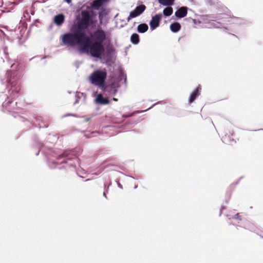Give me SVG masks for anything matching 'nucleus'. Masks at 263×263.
Here are the masks:
<instances>
[{
	"instance_id": "1",
	"label": "nucleus",
	"mask_w": 263,
	"mask_h": 263,
	"mask_svg": "<svg viewBox=\"0 0 263 263\" xmlns=\"http://www.w3.org/2000/svg\"><path fill=\"white\" fill-rule=\"evenodd\" d=\"M109 42V35L101 29L91 32L89 37L85 34L84 53L95 58L102 59L105 51L104 45Z\"/></svg>"
},
{
	"instance_id": "2",
	"label": "nucleus",
	"mask_w": 263,
	"mask_h": 263,
	"mask_svg": "<svg viewBox=\"0 0 263 263\" xmlns=\"http://www.w3.org/2000/svg\"><path fill=\"white\" fill-rule=\"evenodd\" d=\"M61 40L65 46L73 47L78 45L80 51L84 53L85 33L83 31L77 30L74 32L65 33L61 36Z\"/></svg>"
},
{
	"instance_id": "3",
	"label": "nucleus",
	"mask_w": 263,
	"mask_h": 263,
	"mask_svg": "<svg viewBox=\"0 0 263 263\" xmlns=\"http://www.w3.org/2000/svg\"><path fill=\"white\" fill-rule=\"evenodd\" d=\"M107 77L105 69L94 71L88 77L89 82L93 85L102 89L105 88V80Z\"/></svg>"
},
{
	"instance_id": "4",
	"label": "nucleus",
	"mask_w": 263,
	"mask_h": 263,
	"mask_svg": "<svg viewBox=\"0 0 263 263\" xmlns=\"http://www.w3.org/2000/svg\"><path fill=\"white\" fill-rule=\"evenodd\" d=\"M194 23L196 25L198 23L199 26L202 28H212L219 27L218 22L210 19L208 16H201L198 21L194 20Z\"/></svg>"
},
{
	"instance_id": "5",
	"label": "nucleus",
	"mask_w": 263,
	"mask_h": 263,
	"mask_svg": "<svg viewBox=\"0 0 263 263\" xmlns=\"http://www.w3.org/2000/svg\"><path fill=\"white\" fill-rule=\"evenodd\" d=\"M91 18L89 12L83 11L82 12V18L80 21L79 27L81 28H86L90 23Z\"/></svg>"
},
{
	"instance_id": "6",
	"label": "nucleus",
	"mask_w": 263,
	"mask_h": 263,
	"mask_svg": "<svg viewBox=\"0 0 263 263\" xmlns=\"http://www.w3.org/2000/svg\"><path fill=\"white\" fill-rule=\"evenodd\" d=\"M146 7L144 5H141L137 6L135 9L130 12L129 15L127 18L129 22L132 18L136 17L142 14L145 10Z\"/></svg>"
},
{
	"instance_id": "7",
	"label": "nucleus",
	"mask_w": 263,
	"mask_h": 263,
	"mask_svg": "<svg viewBox=\"0 0 263 263\" xmlns=\"http://www.w3.org/2000/svg\"><path fill=\"white\" fill-rule=\"evenodd\" d=\"M162 16V15L161 14H158L152 17L149 23L150 28L151 30H153L159 26V23Z\"/></svg>"
},
{
	"instance_id": "8",
	"label": "nucleus",
	"mask_w": 263,
	"mask_h": 263,
	"mask_svg": "<svg viewBox=\"0 0 263 263\" xmlns=\"http://www.w3.org/2000/svg\"><path fill=\"white\" fill-rule=\"evenodd\" d=\"M187 8L185 7H182L180 8L177 11L175 12V15L177 17L182 18L185 16L187 14Z\"/></svg>"
},
{
	"instance_id": "9",
	"label": "nucleus",
	"mask_w": 263,
	"mask_h": 263,
	"mask_svg": "<svg viewBox=\"0 0 263 263\" xmlns=\"http://www.w3.org/2000/svg\"><path fill=\"white\" fill-rule=\"evenodd\" d=\"M96 102L97 103L101 104H107L109 103V101L107 98H104L102 95L99 94L97 96Z\"/></svg>"
},
{
	"instance_id": "10",
	"label": "nucleus",
	"mask_w": 263,
	"mask_h": 263,
	"mask_svg": "<svg viewBox=\"0 0 263 263\" xmlns=\"http://www.w3.org/2000/svg\"><path fill=\"white\" fill-rule=\"evenodd\" d=\"M201 90V88L200 86H198L197 89L192 93L190 97L189 102H193L196 98L200 95Z\"/></svg>"
},
{
	"instance_id": "11",
	"label": "nucleus",
	"mask_w": 263,
	"mask_h": 263,
	"mask_svg": "<svg viewBox=\"0 0 263 263\" xmlns=\"http://www.w3.org/2000/svg\"><path fill=\"white\" fill-rule=\"evenodd\" d=\"M64 21V16L63 14L56 15L54 18V22L58 26L62 25Z\"/></svg>"
},
{
	"instance_id": "12",
	"label": "nucleus",
	"mask_w": 263,
	"mask_h": 263,
	"mask_svg": "<svg viewBox=\"0 0 263 263\" xmlns=\"http://www.w3.org/2000/svg\"><path fill=\"white\" fill-rule=\"evenodd\" d=\"M159 4L165 6H171L174 5L175 0H158Z\"/></svg>"
},
{
	"instance_id": "13",
	"label": "nucleus",
	"mask_w": 263,
	"mask_h": 263,
	"mask_svg": "<svg viewBox=\"0 0 263 263\" xmlns=\"http://www.w3.org/2000/svg\"><path fill=\"white\" fill-rule=\"evenodd\" d=\"M105 1V0H96L93 2L92 6L94 9H98Z\"/></svg>"
},
{
	"instance_id": "14",
	"label": "nucleus",
	"mask_w": 263,
	"mask_h": 263,
	"mask_svg": "<svg viewBox=\"0 0 263 263\" xmlns=\"http://www.w3.org/2000/svg\"><path fill=\"white\" fill-rule=\"evenodd\" d=\"M180 25L178 23H174L170 26L171 30L174 32L178 31L180 30Z\"/></svg>"
},
{
	"instance_id": "15",
	"label": "nucleus",
	"mask_w": 263,
	"mask_h": 263,
	"mask_svg": "<svg viewBox=\"0 0 263 263\" xmlns=\"http://www.w3.org/2000/svg\"><path fill=\"white\" fill-rule=\"evenodd\" d=\"M173 8L170 6H167V7L163 10V15L166 17L171 15L173 13Z\"/></svg>"
},
{
	"instance_id": "16",
	"label": "nucleus",
	"mask_w": 263,
	"mask_h": 263,
	"mask_svg": "<svg viewBox=\"0 0 263 263\" xmlns=\"http://www.w3.org/2000/svg\"><path fill=\"white\" fill-rule=\"evenodd\" d=\"M148 29V26L145 24H142L138 26V30L139 32L144 33Z\"/></svg>"
},
{
	"instance_id": "17",
	"label": "nucleus",
	"mask_w": 263,
	"mask_h": 263,
	"mask_svg": "<svg viewBox=\"0 0 263 263\" xmlns=\"http://www.w3.org/2000/svg\"><path fill=\"white\" fill-rule=\"evenodd\" d=\"M131 41L134 44H137L139 42V35L137 34H133L130 37Z\"/></svg>"
},
{
	"instance_id": "18",
	"label": "nucleus",
	"mask_w": 263,
	"mask_h": 263,
	"mask_svg": "<svg viewBox=\"0 0 263 263\" xmlns=\"http://www.w3.org/2000/svg\"><path fill=\"white\" fill-rule=\"evenodd\" d=\"M66 2H67V3L69 4L71 3V0H64Z\"/></svg>"
},
{
	"instance_id": "19",
	"label": "nucleus",
	"mask_w": 263,
	"mask_h": 263,
	"mask_svg": "<svg viewBox=\"0 0 263 263\" xmlns=\"http://www.w3.org/2000/svg\"><path fill=\"white\" fill-rule=\"evenodd\" d=\"M113 100H114V101H117V99L116 98H113Z\"/></svg>"
},
{
	"instance_id": "20",
	"label": "nucleus",
	"mask_w": 263,
	"mask_h": 263,
	"mask_svg": "<svg viewBox=\"0 0 263 263\" xmlns=\"http://www.w3.org/2000/svg\"><path fill=\"white\" fill-rule=\"evenodd\" d=\"M118 185H119V187H121V185H120V184H119H119H118Z\"/></svg>"
},
{
	"instance_id": "21",
	"label": "nucleus",
	"mask_w": 263,
	"mask_h": 263,
	"mask_svg": "<svg viewBox=\"0 0 263 263\" xmlns=\"http://www.w3.org/2000/svg\"><path fill=\"white\" fill-rule=\"evenodd\" d=\"M103 195H104V196L105 197L106 195H105V193H103Z\"/></svg>"
}]
</instances>
